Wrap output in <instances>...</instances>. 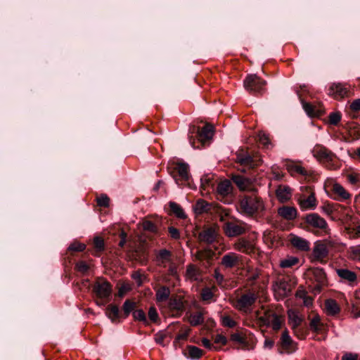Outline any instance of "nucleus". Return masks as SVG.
Segmentation results:
<instances>
[{
    "mask_svg": "<svg viewBox=\"0 0 360 360\" xmlns=\"http://www.w3.org/2000/svg\"><path fill=\"white\" fill-rule=\"evenodd\" d=\"M240 212L248 216L261 213L264 210L262 199L255 194L245 195L239 201Z\"/></svg>",
    "mask_w": 360,
    "mask_h": 360,
    "instance_id": "1",
    "label": "nucleus"
},
{
    "mask_svg": "<svg viewBox=\"0 0 360 360\" xmlns=\"http://www.w3.org/2000/svg\"><path fill=\"white\" fill-rule=\"evenodd\" d=\"M262 162L260 155L257 153H251L244 149H240L236 153V162L243 167L239 169L243 172L257 167Z\"/></svg>",
    "mask_w": 360,
    "mask_h": 360,
    "instance_id": "2",
    "label": "nucleus"
},
{
    "mask_svg": "<svg viewBox=\"0 0 360 360\" xmlns=\"http://www.w3.org/2000/svg\"><path fill=\"white\" fill-rule=\"evenodd\" d=\"M92 291L96 297L101 300V302H96V304L103 306L110 301L112 286L105 278H98L92 285Z\"/></svg>",
    "mask_w": 360,
    "mask_h": 360,
    "instance_id": "3",
    "label": "nucleus"
},
{
    "mask_svg": "<svg viewBox=\"0 0 360 360\" xmlns=\"http://www.w3.org/2000/svg\"><path fill=\"white\" fill-rule=\"evenodd\" d=\"M257 298V294L249 290L235 299L231 304L238 311L242 313L249 314L252 311V307Z\"/></svg>",
    "mask_w": 360,
    "mask_h": 360,
    "instance_id": "4",
    "label": "nucleus"
},
{
    "mask_svg": "<svg viewBox=\"0 0 360 360\" xmlns=\"http://www.w3.org/2000/svg\"><path fill=\"white\" fill-rule=\"evenodd\" d=\"M266 84V81L257 75H248L243 81L244 88L252 95L264 94Z\"/></svg>",
    "mask_w": 360,
    "mask_h": 360,
    "instance_id": "5",
    "label": "nucleus"
},
{
    "mask_svg": "<svg viewBox=\"0 0 360 360\" xmlns=\"http://www.w3.org/2000/svg\"><path fill=\"white\" fill-rule=\"evenodd\" d=\"M170 174L178 185L188 182L191 177L188 164L184 162L174 163Z\"/></svg>",
    "mask_w": 360,
    "mask_h": 360,
    "instance_id": "6",
    "label": "nucleus"
},
{
    "mask_svg": "<svg viewBox=\"0 0 360 360\" xmlns=\"http://www.w3.org/2000/svg\"><path fill=\"white\" fill-rule=\"evenodd\" d=\"M303 220L308 227L321 230L326 233H329L330 229L327 221L317 213L313 212L307 214L303 217Z\"/></svg>",
    "mask_w": 360,
    "mask_h": 360,
    "instance_id": "7",
    "label": "nucleus"
},
{
    "mask_svg": "<svg viewBox=\"0 0 360 360\" xmlns=\"http://www.w3.org/2000/svg\"><path fill=\"white\" fill-rule=\"evenodd\" d=\"M274 296L277 300L287 297L291 292V285L285 278H278L273 285Z\"/></svg>",
    "mask_w": 360,
    "mask_h": 360,
    "instance_id": "8",
    "label": "nucleus"
},
{
    "mask_svg": "<svg viewBox=\"0 0 360 360\" xmlns=\"http://www.w3.org/2000/svg\"><path fill=\"white\" fill-rule=\"evenodd\" d=\"M312 154L319 162L326 164L327 166H332L333 162L336 158V155L332 151L319 144L314 147Z\"/></svg>",
    "mask_w": 360,
    "mask_h": 360,
    "instance_id": "9",
    "label": "nucleus"
},
{
    "mask_svg": "<svg viewBox=\"0 0 360 360\" xmlns=\"http://www.w3.org/2000/svg\"><path fill=\"white\" fill-rule=\"evenodd\" d=\"M308 276L315 283L314 288L319 292L327 284L326 274L322 268H309L308 269Z\"/></svg>",
    "mask_w": 360,
    "mask_h": 360,
    "instance_id": "10",
    "label": "nucleus"
},
{
    "mask_svg": "<svg viewBox=\"0 0 360 360\" xmlns=\"http://www.w3.org/2000/svg\"><path fill=\"white\" fill-rule=\"evenodd\" d=\"M328 249L326 245L321 241H316L313 248L311 259L313 262H319L320 263H325L326 258L328 255Z\"/></svg>",
    "mask_w": 360,
    "mask_h": 360,
    "instance_id": "11",
    "label": "nucleus"
},
{
    "mask_svg": "<svg viewBox=\"0 0 360 360\" xmlns=\"http://www.w3.org/2000/svg\"><path fill=\"white\" fill-rule=\"evenodd\" d=\"M224 234L229 238L236 237L245 232V228L235 221H226L222 226Z\"/></svg>",
    "mask_w": 360,
    "mask_h": 360,
    "instance_id": "12",
    "label": "nucleus"
},
{
    "mask_svg": "<svg viewBox=\"0 0 360 360\" xmlns=\"http://www.w3.org/2000/svg\"><path fill=\"white\" fill-rule=\"evenodd\" d=\"M297 94L302 103V108L308 116L311 117H320L323 114V110L321 108L313 105L310 103L305 101L301 97L298 91H297Z\"/></svg>",
    "mask_w": 360,
    "mask_h": 360,
    "instance_id": "13",
    "label": "nucleus"
},
{
    "mask_svg": "<svg viewBox=\"0 0 360 360\" xmlns=\"http://www.w3.org/2000/svg\"><path fill=\"white\" fill-rule=\"evenodd\" d=\"M233 248L236 250L247 255L254 252L255 250L253 244L250 240L243 238L236 241Z\"/></svg>",
    "mask_w": 360,
    "mask_h": 360,
    "instance_id": "14",
    "label": "nucleus"
},
{
    "mask_svg": "<svg viewBox=\"0 0 360 360\" xmlns=\"http://www.w3.org/2000/svg\"><path fill=\"white\" fill-rule=\"evenodd\" d=\"M240 260V257L235 252H229L224 255L221 259V264L225 268L231 269L237 266Z\"/></svg>",
    "mask_w": 360,
    "mask_h": 360,
    "instance_id": "15",
    "label": "nucleus"
},
{
    "mask_svg": "<svg viewBox=\"0 0 360 360\" xmlns=\"http://www.w3.org/2000/svg\"><path fill=\"white\" fill-rule=\"evenodd\" d=\"M333 194L335 195L333 199L338 201H343L351 198V194L347 192L345 188L340 184L335 183L332 187Z\"/></svg>",
    "mask_w": 360,
    "mask_h": 360,
    "instance_id": "16",
    "label": "nucleus"
},
{
    "mask_svg": "<svg viewBox=\"0 0 360 360\" xmlns=\"http://www.w3.org/2000/svg\"><path fill=\"white\" fill-rule=\"evenodd\" d=\"M278 214L283 219L292 221L297 218V210L295 207L282 206L278 209Z\"/></svg>",
    "mask_w": 360,
    "mask_h": 360,
    "instance_id": "17",
    "label": "nucleus"
},
{
    "mask_svg": "<svg viewBox=\"0 0 360 360\" xmlns=\"http://www.w3.org/2000/svg\"><path fill=\"white\" fill-rule=\"evenodd\" d=\"M299 205L302 211L314 210L317 205V201L314 193H311L307 198L300 199Z\"/></svg>",
    "mask_w": 360,
    "mask_h": 360,
    "instance_id": "18",
    "label": "nucleus"
},
{
    "mask_svg": "<svg viewBox=\"0 0 360 360\" xmlns=\"http://www.w3.org/2000/svg\"><path fill=\"white\" fill-rule=\"evenodd\" d=\"M347 89L342 84H333L329 88V94L336 99H340L347 95Z\"/></svg>",
    "mask_w": 360,
    "mask_h": 360,
    "instance_id": "19",
    "label": "nucleus"
},
{
    "mask_svg": "<svg viewBox=\"0 0 360 360\" xmlns=\"http://www.w3.org/2000/svg\"><path fill=\"white\" fill-rule=\"evenodd\" d=\"M293 344V340L289 335V332L287 329H285L281 334L280 341L278 343V345L281 347V349L287 352H291L292 345Z\"/></svg>",
    "mask_w": 360,
    "mask_h": 360,
    "instance_id": "20",
    "label": "nucleus"
},
{
    "mask_svg": "<svg viewBox=\"0 0 360 360\" xmlns=\"http://www.w3.org/2000/svg\"><path fill=\"white\" fill-rule=\"evenodd\" d=\"M325 310L328 316H335L340 312V307L334 299H327L324 303Z\"/></svg>",
    "mask_w": 360,
    "mask_h": 360,
    "instance_id": "21",
    "label": "nucleus"
},
{
    "mask_svg": "<svg viewBox=\"0 0 360 360\" xmlns=\"http://www.w3.org/2000/svg\"><path fill=\"white\" fill-rule=\"evenodd\" d=\"M290 243L294 248L300 251L307 252L309 251L310 249L309 242L307 240L300 236H293L290 239Z\"/></svg>",
    "mask_w": 360,
    "mask_h": 360,
    "instance_id": "22",
    "label": "nucleus"
},
{
    "mask_svg": "<svg viewBox=\"0 0 360 360\" xmlns=\"http://www.w3.org/2000/svg\"><path fill=\"white\" fill-rule=\"evenodd\" d=\"M172 252L167 249H161L156 255L155 261L159 266H166L172 261Z\"/></svg>",
    "mask_w": 360,
    "mask_h": 360,
    "instance_id": "23",
    "label": "nucleus"
},
{
    "mask_svg": "<svg viewBox=\"0 0 360 360\" xmlns=\"http://www.w3.org/2000/svg\"><path fill=\"white\" fill-rule=\"evenodd\" d=\"M276 196L281 202L288 201L291 198L290 188L286 186H279L276 190Z\"/></svg>",
    "mask_w": 360,
    "mask_h": 360,
    "instance_id": "24",
    "label": "nucleus"
},
{
    "mask_svg": "<svg viewBox=\"0 0 360 360\" xmlns=\"http://www.w3.org/2000/svg\"><path fill=\"white\" fill-rule=\"evenodd\" d=\"M214 127L212 124H206L198 132V136L200 141H205L211 139L214 135Z\"/></svg>",
    "mask_w": 360,
    "mask_h": 360,
    "instance_id": "25",
    "label": "nucleus"
},
{
    "mask_svg": "<svg viewBox=\"0 0 360 360\" xmlns=\"http://www.w3.org/2000/svg\"><path fill=\"white\" fill-rule=\"evenodd\" d=\"M288 323L293 332H297V328L300 326L302 322V319L298 314L293 310H289L288 312Z\"/></svg>",
    "mask_w": 360,
    "mask_h": 360,
    "instance_id": "26",
    "label": "nucleus"
},
{
    "mask_svg": "<svg viewBox=\"0 0 360 360\" xmlns=\"http://www.w3.org/2000/svg\"><path fill=\"white\" fill-rule=\"evenodd\" d=\"M211 205L203 199H199L196 201L193 207L195 214L200 215L205 212H208L210 210Z\"/></svg>",
    "mask_w": 360,
    "mask_h": 360,
    "instance_id": "27",
    "label": "nucleus"
},
{
    "mask_svg": "<svg viewBox=\"0 0 360 360\" xmlns=\"http://www.w3.org/2000/svg\"><path fill=\"white\" fill-rule=\"evenodd\" d=\"M231 180L240 190L248 189L251 185L250 179L240 175H233Z\"/></svg>",
    "mask_w": 360,
    "mask_h": 360,
    "instance_id": "28",
    "label": "nucleus"
},
{
    "mask_svg": "<svg viewBox=\"0 0 360 360\" xmlns=\"http://www.w3.org/2000/svg\"><path fill=\"white\" fill-rule=\"evenodd\" d=\"M185 276L186 279L192 281H197L200 278V271L195 265L190 264L186 267Z\"/></svg>",
    "mask_w": 360,
    "mask_h": 360,
    "instance_id": "29",
    "label": "nucleus"
},
{
    "mask_svg": "<svg viewBox=\"0 0 360 360\" xmlns=\"http://www.w3.org/2000/svg\"><path fill=\"white\" fill-rule=\"evenodd\" d=\"M199 238L202 242L211 244L214 242L216 239V233L213 229H207L199 234Z\"/></svg>",
    "mask_w": 360,
    "mask_h": 360,
    "instance_id": "30",
    "label": "nucleus"
},
{
    "mask_svg": "<svg viewBox=\"0 0 360 360\" xmlns=\"http://www.w3.org/2000/svg\"><path fill=\"white\" fill-rule=\"evenodd\" d=\"M169 307L171 311L182 313L185 310V304L181 298L173 297L169 300Z\"/></svg>",
    "mask_w": 360,
    "mask_h": 360,
    "instance_id": "31",
    "label": "nucleus"
},
{
    "mask_svg": "<svg viewBox=\"0 0 360 360\" xmlns=\"http://www.w3.org/2000/svg\"><path fill=\"white\" fill-rule=\"evenodd\" d=\"M232 190L231 183L229 180L221 181L217 187V193L222 196L229 195Z\"/></svg>",
    "mask_w": 360,
    "mask_h": 360,
    "instance_id": "32",
    "label": "nucleus"
},
{
    "mask_svg": "<svg viewBox=\"0 0 360 360\" xmlns=\"http://www.w3.org/2000/svg\"><path fill=\"white\" fill-rule=\"evenodd\" d=\"M170 295V290L167 286H161L156 290L155 297L158 302H162L167 300Z\"/></svg>",
    "mask_w": 360,
    "mask_h": 360,
    "instance_id": "33",
    "label": "nucleus"
},
{
    "mask_svg": "<svg viewBox=\"0 0 360 360\" xmlns=\"http://www.w3.org/2000/svg\"><path fill=\"white\" fill-rule=\"evenodd\" d=\"M337 274L339 277L349 282H354L356 280V274L347 269H338Z\"/></svg>",
    "mask_w": 360,
    "mask_h": 360,
    "instance_id": "34",
    "label": "nucleus"
},
{
    "mask_svg": "<svg viewBox=\"0 0 360 360\" xmlns=\"http://www.w3.org/2000/svg\"><path fill=\"white\" fill-rule=\"evenodd\" d=\"M169 207L170 211L179 219H186L187 215L184 212L183 208L175 202H169Z\"/></svg>",
    "mask_w": 360,
    "mask_h": 360,
    "instance_id": "35",
    "label": "nucleus"
},
{
    "mask_svg": "<svg viewBox=\"0 0 360 360\" xmlns=\"http://www.w3.org/2000/svg\"><path fill=\"white\" fill-rule=\"evenodd\" d=\"M94 252V255L99 257L101 253L105 250V243L103 239L100 236H96L93 240Z\"/></svg>",
    "mask_w": 360,
    "mask_h": 360,
    "instance_id": "36",
    "label": "nucleus"
},
{
    "mask_svg": "<svg viewBox=\"0 0 360 360\" xmlns=\"http://www.w3.org/2000/svg\"><path fill=\"white\" fill-rule=\"evenodd\" d=\"M270 326L275 331H278L281 328L283 323L282 316L278 315L276 313L272 312L270 314Z\"/></svg>",
    "mask_w": 360,
    "mask_h": 360,
    "instance_id": "37",
    "label": "nucleus"
},
{
    "mask_svg": "<svg viewBox=\"0 0 360 360\" xmlns=\"http://www.w3.org/2000/svg\"><path fill=\"white\" fill-rule=\"evenodd\" d=\"M347 254L349 259L360 262V245L349 247Z\"/></svg>",
    "mask_w": 360,
    "mask_h": 360,
    "instance_id": "38",
    "label": "nucleus"
},
{
    "mask_svg": "<svg viewBox=\"0 0 360 360\" xmlns=\"http://www.w3.org/2000/svg\"><path fill=\"white\" fill-rule=\"evenodd\" d=\"M107 315L112 322L116 321L120 318V309L115 304H110L107 307Z\"/></svg>",
    "mask_w": 360,
    "mask_h": 360,
    "instance_id": "39",
    "label": "nucleus"
},
{
    "mask_svg": "<svg viewBox=\"0 0 360 360\" xmlns=\"http://www.w3.org/2000/svg\"><path fill=\"white\" fill-rule=\"evenodd\" d=\"M187 350L188 356L191 359H198L203 354V351L194 345H188Z\"/></svg>",
    "mask_w": 360,
    "mask_h": 360,
    "instance_id": "40",
    "label": "nucleus"
},
{
    "mask_svg": "<svg viewBox=\"0 0 360 360\" xmlns=\"http://www.w3.org/2000/svg\"><path fill=\"white\" fill-rule=\"evenodd\" d=\"M286 167L288 171L291 174H299L303 176H306L307 174V172L304 167L298 165H296L293 162H290L287 164Z\"/></svg>",
    "mask_w": 360,
    "mask_h": 360,
    "instance_id": "41",
    "label": "nucleus"
},
{
    "mask_svg": "<svg viewBox=\"0 0 360 360\" xmlns=\"http://www.w3.org/2000/svg\"><path fill=\"white\" fill-rule=\"evenodd\" d=\"M190 324L193 326H197L204 323L203 314L198 311L195 314H191L189 319Z\"/></svg>",
    "mask_w": 360,
    "mask_h": 360,
    "instance_id": "42",
    "label": "nucleus"
},
{
    "mask_svg": "<svg viewBox=\"0 0 360 360\" xmlns=\"http://www.w3.org/2000/svg\"><path fill=\"white\" fill-rule=\"evenodd\" d=\"M299 262V259L295 257H289L281 261L280 266L281 268H290Z\"/></svg>",
    "mask_w": 360,
    "mask_h": 360,
    "instance_id": "43",
    "label": "nucleus"
},
{
    "mask_svg": "<svg viewBox=\"0 0 360 360\" xmlns=\"http://www.w3.org/2000/svg\"><path fill=\"white\" fill-rule=\"evenodd\" d=\"M136 303L130 300H126L123 304L122 308L124 314V317H127L131 312H133Z\"/></svg>",
    "mask_w": 360,
    "mask_h": 360,
    "instance_id": "44",
    "label": "nucleus"
},
{
    "mask_svg": "<svg viewBox=\"0 0 360 360\" xmlns=\"http://www.w3.org/2000/svg\"><path fill=\"white\" fill-rule=\"evenodd\" d=\"M133 318L135 321L143 322L144 324H148L146 316L143 309H136L132 312Z\"/></svg>",
    "mask_w": 360,
    "mask_h": 360,
    "instance_id": "45",
    "label": "nucleus"
},
{
    "mask_svg": "<svg viewBox=\"0 0 360 360\" xmlns=\"http://www.w3.org/2000/svg\"><path fill=\"white\" fill-rule=\"evenodd\" d=\"M201 299L204 302H210L214 297V293L211 288L205 287L201 291Z\"/></svg>",
    "mask_w": 360,
    "mask_h": 360,
    "instance_id": "46",
    "label": "nucleus"
},
{
    "mask_svg": "<svg viewBox=\"0 0 360 360\" xmlns=\"http://www.w3.org/2000/svg\"><path fill=\"white\" fill-rule=\"evenodd\" d=\"M258 141L260 144H262L264 148H269L271 145V142L269 136L264 132L260 131L258 134Z\"/></svg>",
    "mask_w": 360,
    "mask_h": 360,
    "instance_id": "47",
    "label": "nucleus"
},
{
    "mask_svg": "<svg viewBox=\"0 0 360 360\" xmlns=\"http://www.w3.org/2000/svg\"><path fill=\"white\" fill-rule=\"evenodd\" d=\"M347 179L348 182L353 186H360V174L357 173H351L347 174Z\"/></svg>",
    "mask_w": 360,
    "mask_h": 360,
    "instance_id": "48",
    "label": "nucleus"
},
{
    "mask_svg": "<svg viewBox=\"0 0 360 360\" xmlns=\"http://www.w3.org/2000/svg\"><path fill=\"white\" fill-rule=\"evenodd\" d=\"M341 113L340 112H333L328 116V122L332 125H337L341 120Z\"/></svg>",
    "mask_w": 360,
    "mask_h": 360,
    "instance_id": "49",
    "label": "nucleus"
},
{
    "mask_svg": "<svg viewBox=\"0 0 360 360\" xmlns=\"http://www.w3.org/2000/svg\"><path fill=\"white\" fill-rule=\"evenodd\" d=\"M320 322H321L320 316L318 314L315 315L311 319V320L310 321V323H309V327H310L311 330L314 332L319 331L320 330V328H319Z\"/></svg>",
    "mask_w": 360,
    "mask_h": 360,
    "instance_id": "50",
    "label": "nucleus"
},
{
    "mask_svg": "<svg viewBox=\"0 0 360 360\" xmlns=\"http://www.w3.org/2000/svg\"><path fill=\"white\" fill-rule=\"evenodd\" d=\"M97 205L99 207H108L110 204V198L106 194H101L96 198Z\"/></svg>",
    "mask_w": 360,
    "mask_h": 360,
    "instance_id": "51",
    "label": "nucleus"
},
{
    "mask_svg": "<svg viewBox=\"0 0 360 360\" xmlns=\"http://www.w3.org/2000/svg\"><path fill=\"white\" fill-rule=\"evenodd\" d=\"M143 229L145 231L156 233L158 232L157 226L151 221L147 220L143 222Z\"/></svg>",
    "mask_w": 360,
    "mask_h": 360,
    "instance_id": "52",
    "label": "nucleus"
},
{
    "mask_svg": "<svg viewBox=\"0 0 360 360\" xmlns=\"http://www.w3.org/2000/svg\"><path fill=\"white\" fill-rule=\"evenodd\" d=\"M85 249L86 245L79 242H74L68 247V250L73 252H83Z\"/></svg>",
    "mask_w": 360,
    "mask_h": 360,
    "instance_id": "53",
    "label": "nucleus"
},
{
    "mask_svg": "<svg viewBox=\"0 0 360 360\" xmlns=\"http://www.w3.org/2000/svg\"><path fill=\"white\" fill-rule=\"evenodd\" d=\"M221 324L228 328H234L236 326V322L229 316H224L221 317Z\"/></svg>",
    "mask_w": 360,
    "mask_h": 360,
    "instance_id": "54",
    "label": "nucleus"
},
{
    "mask_svg": "<svg viewBox=\"0 0 360 360\" xmlns=\"http://www.w3.org/2000/svg\"><path fill=\"white\" fill-rule=\"evenodd\" d=\"M75 269L82 274H85L89 271V266L85 262L79 261L76 263Z\"/></svg>",
    "mask_w": 360,
    "mask_h": 360,
    "instance_id": "55",
    "label": "nucleus"
},
{
    "mask_svg": "<svg viewBox=\"0 0 360 360\" xmlns=\"http://www.w3.org/2000/svg\"><path fill=\"white\" fill-rule=\"evenodd\" d=\"M168 233L170 237L174 240H179L181 238L179 229L172 226L168 227Z\"/></svg>",
    "mask_w": 360,
    "mask_h": 360,
    "instance_id": "56",
    "label": "nucleus"
},
{
    "mask_svg": "<svg viewBox=\"0 0 360 360\" xmlns=\"http://www.w3.org/2000/svg\"><path fill=\"white\" fill-rule=\"evenodd\" d=\"M148 318L149 319L153 322L155 323L158 320L159 316L157 311V309L155 307H150L148 310Z\"/></svg>",
    "mask_w": 360,
    "mask_h": 360,
    "instance_id": "57",
    "label": "nucleus"
},
{
    "mask_svg": "<svg viewBox=\"0 0 360 360\" xmlns=\"http://www.w3.org/2000/svg\"><path fill=\"white\" fill-rule=\"evenodd\" d=\"M196 258L200 261L210 259L212 258V252L210 251H200L196 254Z\"/></svg>",
    "mask_w": 360,
    "mask_h": 360,
    "instance_id": "58",
    "label": "nucleus"
},
{
    "mask_svg": "<svg viewBox=\"0 0 360 360\" xmlns=\"http://www.w3.org/2000/svg\"><path fill=\"white\" fill-rule=\"evenodd\" d=\"M188 332H184V333L178 334L176 335V337L175 338L174 342H173L174 347H177L181 340H186L188 338Z\"/></svg>",
    "mask_w": 360,
    "mask_h": 360,
    "instance_id": "59",
    "label": "nucleus"
},
{
    "mask_svg": "<svg viewBox=\"0 0 360 360\" xmlns=\"http://www.w3.org/2000/svg\"><path fill=\"white\" fill-rule=\"evenodd\" d=\"M297 332H294V334L300 339H304L307 334V328L301 326H298L297 328Z\"/></svg>",
    "mask_w": 360,
    "mask_h": 360,
    "instance_id": "60",
    "label": "nucleus"
},
{
    "mask_svg": "<svg viewBox=\"0 0 360 360\" xmlns=\"http://www.w3.org/2000/svg\"><path fill=\"white\" fill-rule=\"evenodd\" d=\"M321 211L327 215H331L335 210L333 204H327L321 207Z\"/></svg>",
    "mask_w": 360,
    "mask_h": 360,
    "instance_id": "61",
    "label": "nucleus"
},
{
    "mask_svg": "<svg viewBox=\"0 0 360 360\" xmlns=\"http://www.w3.org/2000/svg\"><path fill=\"white\" fill-rule=\"evenodd\" d=\"M202 345L209 350H218L219 348L216 346H214L213 344L210 342V341L206 338H203L202 339Z\"/></svg>",
    "mask_w": 360,
    "mask_h": 360,
    "instance_id": "62",
    "label": "nucleus"
},
{
    "mask_svg": "<svg viewBox=\"0 0 360 360\" xmlns=\"http://www.w3.org/2000/svg\"><path fill=\"white\" fill-rule=\"evenodd\" d=\"M271 312L267 311L265 313V315L263 316H260L259 318V321L260 323H262L263 325L266 326H270V314Z\"/></svg>",
    "mask_w": 360,
    "mask_h": 360,
    "instance_id": "63",
    "label": "nucleus"
},
{
    "mask_svg": "<svg viewBox=\"0 0 360 360\" xmlns=\"http://www.w3.org/2000/svg\"><path fill=\"white\" fill-rule=\"evenodd\" d=\"M350 109L354 112L360 111V98L355 99L351 103Z\"/></svg>",
    "mask_w": 360,
    "mask_h": 360,
    "instance_id": "64",
    "label": "nucleus"
}]
</instances>
